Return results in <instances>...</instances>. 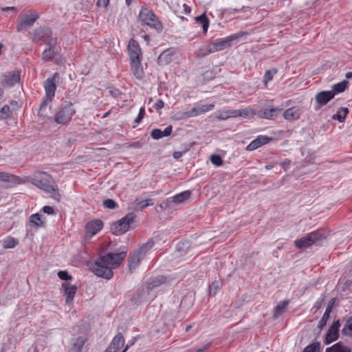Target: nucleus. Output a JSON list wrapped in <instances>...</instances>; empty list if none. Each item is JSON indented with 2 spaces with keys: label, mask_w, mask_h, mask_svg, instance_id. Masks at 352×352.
Masks as SVG:
<instances>
[{
  "label": "nucleus",
  "mask_w": 352,
  "mask_h": 352,
  "mask_svg": "<svg viewBox=\"0 0 352 352\" xmlns=\"http://www.w3.org/2000/svg\"><path fill=\"white\" fill-rule=\"evenodd\" d=\"M191 329V325H188L186 327V331H188Z\"/></svg>",
  "instance_id": "63"
},
{
  "label": "nucleus",
  "mask_w": 352,
  "mask_h": 352,
  "mask_svg": "<svg viewBox=\"0 0 352 352\" xmlns=\"http://www.w3.org/2000/svg\"><path fill=\"white\" fill-rule=\"evenodd\" d=\"M47 104V102H46V100H43V102L41 104L40 108L38 111V116L42 121H45V120L50 118L46 113Z\"/></svg>",
  "instance_id": "38"
},
{
  "label": "nucleus",
  "mask_w": 352,
  "mask_h": 352,
  "mask_svg": "<svg viewBox=\"0 0 352 352\" xmlns=\"http://www.w3.org/2000/svg\"><path fill=\"white\" fill-rule=\"evenodd\" d=\"M126 256V251L101 256L93 266L92 271L98 276L110 279L113 276V269L118 267Z\"/></svg>",
  "instance_id": "1"
},
{
  "label": "nucleus",
  "mask_w": 352,
  "mask_h": 352,
  "mask_svg": "<svg viewBox=\"0 0 352 352\" xmlns=\"http://www.w3.org/2000/svg\"><path fill=\"white\" fill-rule=\"evenodd\" d=\"M237 117V112L235 109H228L219 111L216 118L219 120H225L231 118Z\"/></svg>",
  "instance_id": "24"
},
{
  "label": "nucleus",
  "mask_w": 352,
  "mask_h": 352,
  "mask_svg": "<svg viewBox=\"0 0 352 352\" xmlns=\"http://www.w3.org/2000/svg\"><path fill=\"white\" fill-rule=\"evenodd\" d=\"M131 72L132 74L138 78L141 79L143 77L144 72L141 65V60L138 62H131Z\"/></svg>",
  "instance_id": "26"
},
{
  "label": "nucleus",
  "mask_w": 352,
  "mask_h": 352,
  "mask_svg": "<svg viewBox=\"0 0 352 352\" xmlns=\"http://www.w3.org/2000/svg\"><path fill=\"white\" fill-rule=\"evenodd\" d=\"M199 116L197 107H193L190 110L182 113L181 118L185 119L190 117Z\"/></svg>",
  "instance_id": "42"
},
{
  "label": "nucleus",
  "mask_w": 352,
  "mask_h": 352,
  "mask_svg": "<svg viewBox=\"0 0 352 352\" xmlns=\"http://www.w3.org/2000/svg\"><path fill=\"white\" fill-rule=\"evenodd\" d=\"M103 204L105 208L109 209H113L116 207V203L111 199H105Z\"/></svg>",
  "instance_id": "47"
},
{
  "label": "nucleus",
  "mask_w": 352,
  "mask_h": 352,
  "mask_svg": "<svg viewBox=\"0 0 352 352\" xmlns=\"http://www.w3.org/2000/svg\"><path fill=\"white\" fill-rule=\"evenodd\" d=\"M198 110L199 115L205 113L206 112H208L211 110H212L214 107V104H201L197 107Z\"/></svg>",
  "instance_id": "41"
},
{
  "label": "nucleus",
  "mask_w": 352,
  "mask_h": 352,
  "mask_svg": "<svg viewBox=\"0 0 352 352\" xmlns=\"http://www.w3.org/2000/svg\"><path fill=\"white\" fill-rule=\"evenodd\" d=\"M272 167H273V166H272V165H270V164H268V165H266V166H265V169H267V170H270V169L272 168Z\"/></svg>",
  "instance_id": "62"
},
{
  "label": "nucleus",
  "mask_w": 352,
  "mask_h": 352,
  "mask_svg": "<svg viewBox=\"0 0 352 352\" xmlns=\"http://www.w3.org/2000/svg\"><path fill=\"white\" fill-rule=\"evenodd\" d=\"M165 281L166 278L164 276H158L148 284V288L149 289H152L155 287H159L162 283H165Z\"/></svg>",
  "instance_id": "37"
},
{
  "label": "nucleus",
  "mask_w": 352,
  "mask_h": 352,
  "mask_svg": "<svg viewBox=\"0 0 352 352\" xmlns=\"http://www.w3.org/2000/svg\"><path fill=\"white\" fill-rule=\"evenodd\" d=\"M186 151H187V150L184 151H175L173 154V157L175 159L177 160V159L180 158Z\"/></svg>",
  "instance_id": "54"
},
{
  "label": "nucleus",
  "mask_w": 352,
  "mask_h": 352,
  "mask_svg": "<svg viewBox=\"0 0 352 352\" xmlns=\"http://www.w3.org/2000/svg\"><path fill=\"white\" fill-rule=\"evenodd\" d=\"M128 53L131 62L141 60L142 51L136 41L131 38L128 44Z\"/></svg>",
  "instance_id": "13"
},
{
  "label": "nucleus",
  "mask_w": 352,
  "mask_h": 352,
  "mask_svg": "<svg viewBox=\"0 0 352 352\" xmlns=\"http://www.w3.org/2000/svg\"><path fill=\"white\" fill-rule=\"evenodd\" d=\"M0 182L8 183L9 186L24 183L20 177L6 172H0Z\"/></svg>",
  "instance_id": "16"
},
{
  "label": "nucleus",
  "mask_w": 352,
  "mask_h": 352,
  "mask_svg": "<svg viewBox=\"0 0 352 352\" xmlns=\"http://www.w3.org/2000/svg\"><path fill=\"white\" fill-rule=\"evenodd\" d=\"M288 303L287 300L279 302L274 309V318H278L285 311Z\"/></svg>",
  "instance_id": "33"
},
{
  "label": "nucleus",
  "mask_w": 352,
  "mask_h": 352,
  "mask_svg": "<svg viewBox=\"0 0 352 352\" xmlns=\"http://www.w3.org/2000/svg\"><path fill=\"white\" fill-rule=\"evenodd\" d=\"M326 352H351L350 350L342 345L341 343L338 342L333 346L327 348L326 349Z\"/></svg>",
  "instance_id": "34"
},
{
  "label": "nucleus",
  "mask_w": 352,
  "mask_h": 352,
  "mask_svg": "<svg viewBox=\"0 0 352 352\" xmlns=\"http://www.w3.org/2000/svg\"><path fill=\"white\" fill-rule=\"evenodd\" d=\"M85 342V338L80 336L72 344L69 352H80Z\"/></svg>",
  "instance_id": "27"
},
{
  "label": "nucleus",
  "mask_w": 352,
  "mask_h": 352,
  "mask_svg": "<svg viewBox=\"0 0 352 352\" xmlns=\"http://www.w3.org/2000/svg\"><path fill=\"white\" fill-rule=\"evenodd\" d=\"M238 38L239 36L236 34H232L223 38L217 39L208 45L207 52L205 54L221 51L224 49L230 47L232 44V42L236 40Z\"/></svg>",
  "instance_id": "6"
},
{
  "label": "nucleus",
  "mask_w": 352,
  "mask_h": 352,
  "mask_svg": "<svg viewBox=\"0 0 352 352\" xmlns=\"http://www.w3.org/2000/svg\"><path fill=\"white\" fill-rule=\"evenodd\" d=\"M47 44L49 47L43 52L42 58L44 61H51L56 56V39L55 38H51L47 41Z\"/></svg>",
  "instance_id": "14"
},
{
  "label": "nucleus",
  "mask_w": 352,
  "mask_h": 352,
  "mask_svg": "<svg viewBox=\"0 0 352 352\" xmlns=\"http://www.w3.org/2000/svg\"><path fill=\"white\" fill-rule=\"evenodd\" d=\"M153 243L148 242L138 250L134 252L129 260V267L130 270H135L140 261L145 257L147 251L152 247Z\"/></svg>",
  "instance_id": "7"
},
{
  "label": "nucleus",
  "mask_w": 352,
  "mask_h": 352,
  "mask_svg": "<svg viewBox=\"0 0 352 352\" xmlns=\"http://www.w3.org/2000/svg\"><path fill=\"white\" fill-rule=\"evenodd\" d=\"M190 191L186 190L173 197V202L179 204L188 199L190 196Z\"/></svg>",
  "instance_id": "29"
},
{
  "label": "nucleus",
  "mask_w": 352,
  "mask_h": 352,
  "mask_svg": "<svg viewBox=\"0 0 352 352\" xmlns=\"http://www.w3.org/2000/svg\"><path fill=\"white\" fill-rule=\"evenodd\" d=\"M134 210L142 209L146 208L149 206L153 205V201L152 199H147L144 201H140L139 199H135L134 201Z\"/></svg>",
  "instance_id": "31"
},
{
  "label": "nucleus",
  "mask_w": 352,
  "mask_h": 352,
  "mask_svg": "<svg viewBox=\"0 0 352 352\" xmlns=\"http://www.w3.org/2000/svg\"><path fill=\"white\" fill-rule=\"evenodd\" d=\"M348 84L349 82L346 80H344L338 83H336L332 86L331 91H333L334 94L336 93H342L346 89Z\"/></svg>",
  "instance_id": "36"
},
{
  "label": "nucleus",
  "mask_w": 352,
  "mask_h": 352,
  "mask_svg": "<svg viewBox=\"0 0 352 352\" xmlns=\"http://www.w3.org/2000/svg\"><path fill=\"white\" fill-rule=\"evenodd\" d=\"M290 163V161L289 160H285V161H283V162H281L280 164V166L283 168H284L285 169H287L289 164Z\"/></svg>",
  "instance_id": "57"
},
{
  "label": "nucleus",
  "mask_w": 352,
  "mask_h": 352,
  "mask_svg": "<svg viewBox=\"0 0 352 352\" xmlns=\"http://www.w3.org/2000/svg\"><path fill=\"white\" fill-rule=\"evenodd\" d=\"M340 327L339 320L334 321L331 326L329 327L328 332L326 335V344H329L338 338V331Z\"/></svg>",
  "instance_id": "17"
},
{
  "label": "nucleus",
  "mask_w": 352,
  "mask_h": 352,
  "mask_svg": "<svg viewBox=\"0 0 352 352\" xmlns=\"http://www.w3.org/2000/svg\"><path fill=\"white\" fill-rule=\"evenodd\" d=\"M349 113V110L346 107L340 108L336 114L333 115L332 119L338 120L340 122L344 121L345 118Z\"/></svg>",
  "instance_id": "30"
},
{
  "label": "nucleus",
  "mask_w": 352,
  "mask_h": 352,
  "mask_svg": "<svg viewBox=\"0 0 352 352\" xmlns=\"http://www.w3.org/2000/svg\"><path fill=\"white\" fill-rule=\"evenodd\" d=\"M58 276L60 279L66 280V282L72 279V276L66 271H59Z\"/></svg>",
  "instance_id": "48"
},
{
  "label": "nucleus",
  "mask_w": 352,
  "mask_h": 352,
  "mask_svg": "<svg viewBox=\"0 0 352 352\" xmlns=\"http://www.w3.org/2000/svg\"><path fill=\"white\" fill-rule=\"evenodd\" d=\"M218 287H219L218 283H213L210 286V291H209L210 295H214L216 294V291L218 289Z\"/></svg>",
  "instance_id": "51"
},
{
  "label": "nucleus",
  "mask_w": 352,
  "mask_h": 352,
  "mask_svg": "<svg viewBox=\"0 0 352 352\" xmlns=\"http://www.w3.org/2000/svg\"><path fill=\"white\" fill-rule=\"evenodd\" d=\"M164 102L162 100H158L155 103L154 107L155 108V109L160 110V109H162L164 107Z\"/></svg>",
  "instance_id": "52"
},
{
  "label": "nucleus",
  "mask_w": 352,
  "mask_h": 352,
  "mask_svg": "<svg viewBox=\"0 0 352 352\" xmlns=\"http://www.w3.org/2000/svg\"><path fill=\"white\" fill-rule=\"evenodd\" d=\"M277 73V69H273L271 70H267L265 73L264 76V81L265 83H267L268 81H270L272 78L274 74Z\"/></svg>",
  "instance_id": "44"
},
{
  "label": "nucleus",
  "mask_w": 352,
  "mask_h": 352,
  "mask_svg": "<svg viewBox=\"0 0 352 352\" xmlns=\"http://www.w3.org/2000/svg\"><path fill=\"white\" fill-rule=\"evenodd\" d=\"M43 211L48 214H51L54 213V208L49 206H45L43 208Z\"/></svg>",
  "instance_id": "53"
},
{
  "label": "nucleus",
  "mask_w": 352,
  "mask_h": 352,
  "mask_svg": "<svg viewBox=\"0 0 352 352\" xmlns=\"http://www.w3.org/2000/svg\"><path fill=\"white\" fill-rule=\"evenodd\" d=\"M334 97L333 91H322L316 96V102L321 106L325 105Z\"/></svg>",
  "instance_id": "20"
},
{
  "label": "nucleus",
  "mask_w": 352,
  "mask_h": 352,
  "mask_svg": "<svg viewBox=\"0 0 352 352\" xmlns=\"http://www.w3.org/2000/svg\"><path fill=\"white\" fill-rule=\"evenodd\" d=\"M76 113L73 104L70 102H65L63 107L60 108L54 114V120L58 124H67L72 120Z\"/></svg>",
  "instance_id": "4"
},
{
  "label": "nucleus",
  "mask_w": 352,
  "mask_h": 352,
  "mask_svg": "<svg viewBox=\"0 0 352 352\" xmlns=\"http://www.w3.org/2000/svg\"><path fill=\"white\" fill-rule=\"evenodd\" d=\"M38 17L39 15L36 12L25 16V17L17 24V31L20 32L27 27L32 26Z\"/></svg>",
  "instance_id": "15"
},
{
  "label": "nucleus",
  "mask_w": 352,
  "mask_h": 352,
  "mask_svg": "<svg viewBox=\"0 0 352 352\" xmlns=\"http://www.w3.org/2000/svg\"><path fill=\"white\" fill-rule=\"evenodd\" d=\"M331 311V306L330 305H329L325 310V312L324 313L322 318L320 320L319 322H318V327L319 328H322L323 327H324L327 324V322L329 318V314Z\"/></svg>",
  "instance_id": "39"
},
{
  "label": "nucleus",
  "mask_w": 352,
  "mask_h": 352,
  "mask_svg": "<svg viewBox=\"0 0 352 352\" xmlns=\"http://www.w3.org/2000/svg\"><path fill=\"white\" fill-rule=\"evenodd\" d=\"M15 8L14 7H5V8H2V11L3 12H8V11H10V10H12V11H15Z\"/></svg>",
  "instance_id": "58"
},
{
  "label": "nucleus",
  "mask_w": 352,
  "mask_h": 352,
  "mask_svg": "<svg viewBox=\"0 0 352 352\" xmlns=\"http://www.w3.org/2000/svg\"><path fill=\"white\" fill-rule=\"evenodd\" d=\"M20 81V75L18 71L9 72L0 76V83L4 87H10Z\"/></svg>",
  "instance_id": "10"
},
{
  "label": "nucleus",
  "mask_w": 352,
  "mask_h": 352,
  "mask_svg": "<svg viewBox=\"0 0 352 352\" xmlns=\"http://www.w3.org/2000/svg\"><path fill=\"white\" fill-rule=\"evenodd\" d=\"M59 80V74L56 72L52 78H47L44 82L45 91V98L44 100L47 102H50L54 96L56 91V82Z\"/></svg>",
  "instance_id": "9"
},
{
  "label": "nucleus",
  "mask_w": 352,
  "mask_h": 352,
  "mask_svg": "<svg viewBox=\"0 0 352 352\" xmlns=\"http://www.w3.org/2000/svg\"><path fill=\"white\" fill-rule=\"evenodd\" d=\"M342 333L345 336H352V316L346 321Z\"/></svg>",
  "instance_id": "40"
},
{
  "label": "nucleus",
  "mask_w": 352,
  "mask_h": 352,
  "mask_svg": "<svg viewBox=\"0 0 352 352\" xmlns=\"http://www.w3.org/2000/svg\"><path fill=\"white\" fill-rule=\"evenodd\" d=\"M184 12L186 14H189L191 12V8L187 4H183Z\"/></svg>",
  "instance_id": "56"
},
{
  "label": "nucleus",
  "mask_w": 352,
  "mask_h": 352,
  "mask_svg": "<svg viewBox=\"0 0 352 352\" xmlns=\"http://www.w3.org/2000/svg\"><path fill=\"white\" fill-rule=\"evenodd\" d=\"M195 20L202 25L203 32L206 34L208 31L209 26V21L205 14L196 16Z\"/></svg>",
  "instance_id": "35"
},
{
  "label": "nucleus",
  "mask_w": 352,
  "mask_h": 352,
  "mask_svg": "<svg viewBox=\"0 0 352 352\" xmlns=\"http://www.w3.org/2000/svg\"><path fill=\"white\" fill-rule=\"evenodd\" d=\"M301 111L297 107H291L283 113V117L287 120H296L298 119L301 115Z\"/></svg>",
  "instance_id": "23"
},
{
  "label": "nucleus",
  "mask_w": 352,
  "mask_h": 352,
  "mask_svg": "<svg viewBox=\"0 0 352 352\" xmlns=\"http://www.w3.org/2000/svg\"><path fill=\"white\" fill-rule=\"evenodd\" d=\"M320 350V343L319 342H313L312 344L308 345L302 352H318Z\"/></svg>",
  "instance_id": "43"
},
{
  "label": "nucleus",
  "mask_w": 352,
  "mask_h": 352,
  "mask_svg": "<svg viewBox=\"0 0 352 352\" xmlns=\"http://www.w3.org/2000/svg\"><path fill=\"white\" fill-rule=\"evenodd\" d=\"M271 139L267 136L259 135L256 139L253 140L248 146V151H254L261 147V146L267 144Z\"/></svg>",
  "instance_id": "21"
},
{
  "label": "nucleus",
  "mask_w": 352,
  "mask_h": 352,
  "mask_svg": "<svg viewBox=\"0 0 352 352\" xmlns=\"http://www.w3.org/2000/svg\"><path fill=\"white\" fill-rule=\"evenodd\" d=\"M280 109L278 108H270L265 109L263 113L259 116L261 118L271 119L276 117Z\"/></svg>",
  "instance_id": "28"
},
{
  "label": "nucleus",
  "mask_w": 352,
  "mask_h": 352,
  "mask_svg": "<svg viewBox=\"0 0 352 352\" xmlns=\"http://www.w3.org/2000/svg\"><path fill=\"white\" fill-rule=\"evenodd\" d=\"M0 244L3 249H11L15 248L19 244V241L12 236H7L0 241Z\"/></svg>",
  "instance_id": "25"
},
{
  "label": "nucleus",
  "mask_w": 352,
  "mask_h": 352,
  "mask_svg": "<svg viewBox=\"0 0 352 352\" xmlns=\"http://www.w3.org/2000/svg\"><path fill=\"white\" fill-rule=\"evenodd\" d=\"M131 146L137 148H140L142 147V145L139 142L133 143Z\"/></svg>",
  "instance_id": "59"
},
{
  "label": "nucleus",
  "mask_w": 352,
  "mask_h": 352,
  "mask_svg": "<svg viewBox=\"0 0 352 352\" xmlns=\"http://www.w3.org/2000/svg\"><path fill=\"white\" fill-rule=\"evenodd\" d=\"M135 214L133 213H129L124 217L120 219L112 226L111 230L113 233L116 235L125 233L128 230L129 225L133 222Z\"/></svg>",
  "instance_id": "8"
},
{
  "label": "nucleus",
  "mask_w": 352,
  "mask_h": 352,
  "mask_svg": "<svg viewBox=\"0 0 352 352\" xmlns=\"http://www.w3.org/2000/svg\"><path fill=\"white\" fill-rule=\"evenodd\" d=\"M10 111V107L8 105H5L0 110V119H3L8 116V112Z\"/></svg>",
  "instance_id": "49"
},
{
  "label": "nucleus",
  "mask_w": 352,
  "mask_h": 352,
  "mask_svg": "<svg viewBox=\"0 0 352 352\" xmlns=\"http://www.w3.org/2000/svg\"><path fill=\"white\" fill-rule=\"evenodd\" d=\"M174 54L175 52L172 48L164 50L158 56L157 64L162 66L169 64L172 61Z\"/></svg>",
  "instance_id": "18"
},
{
  "label": "nucleus",
  "mask_w": 352,
  "mask_h": 352,
  "mask_svg": "<svg viewBox=\"0 0 352 352\" xmlns=\"http://www.w3.org/2000/svg\"><path fill=\"white\" fill-rule=\"evenodd\" d=\"M30 221L36 225L37 226H41L43 223L41 219V217L38 214H34L31 215Z\"/></svg>",
  "instance_id": "46"
},
{
  "label": "nucleus",
  "mask_w": 352,
  "mask_h": 352,
  "mask_svg": "<svg viewBox=\"0 0 352 352\" xmlns=\"http://www.w3.org/2000/svg\"><path fill=\"white\" fill-rule=\"evenodd\" d=\"M61 290L63 293V296L65 297V303L70 306L76 294L77 287L69 282H65L61 285Z\"/></svg>",
  "instance_id": "11"
},
{
  "label": "nucleus",
  "mask_w": 352,
  "mask_h": 352,
  "mask_svg": "<svg viewBox=\"0 0 352 352\" xmlns=\"http://www.w3.org/2000/svg\"><path fill=\"white\" fill-rule=\"evenodd\" d=\"M187 244H188V243H184V242L179 243L177 245V249L179 250L180 248H182V245L184 246L185 245H187Z\"/></svg>",
  "instance_id": "60"
},
{
  "label": "nucleus",
  "mask_w": 352,
  "mask_h": 352,
  "mask_svg": "<svg viewBox=\"0 0 352 352\" xmlns=\"http://www.w3.org/2000/svg\"><path fill=\"white\" fill-rule=\"evenodd\" d=\"M327 234L321 230H318L305 236L296 239L294 241L295 246L298 249H305L311 247L314 243L321 241L326 239Z\"/></svg>",
  "instance_id": "3"
},
{
  "label": "nucleus",
  "mask_w": 352,
  "mask_h": 352,
  "mask_svg": "<svg viewBox=\"0 0 352 352\" xmlns=\"http://www.w3.org/2000/svg\"><path fill=\"white\" fill-rule=\"evenodd\" d=\"M23 182H30L46 192L50 193L56 190L52 177L45 172H35L32 175L25 177Z\"/></svg>",
  "instance_id": "2"
},
{
  "label": "nucleus",
  "mask_w": 352,
  "mask_h": 352,
  "mask_svg": "<svg viewBox=\"0 0 352 352\" xmlns=\"http://www.w3.org/2000/svg\"><path fill=\"white\" fill-rule=\"evenodd\" d=\"M144 114H145L144 109L142 108V107L140 108L139 113H138L137 118L135 120V123L136 124H139L142 121V118L144 116Z\"/></svg>",
  "instance_id": "50"
},
{
  "label": "nucleus",
  "mask_w": 352,
  "mask_h": 352,
  "mask_svg": "<svg viewBox=\"0 0 352 352\" xmlns=\"http://www.w3.org/2000/svg\"><path fill=\"white\" fill-rule=\"evenodd\" d=\"M140 20L144 24L155 29L157 32L162 30V25L155 14L147 8H143L139 14Z\"/></svg>",
  "instance_id": "5"
},
{
  "label": "nucleus",
  "mask_w": 352,
  "mask_h": 352,
  "mask_svg": "<svg viewBox=\"0 0 352 352\" xmlns=\"http://www.w3.org/2000/svg\"><path fill=\"white\" fill-rule=\"evenodd\" d=\"M109 3V0H98L97 2V5L98 6H102L106 8Z\"/></svg>",
  "instance_id": "55"
},
{
  "label": "nucleus",
  "mask_w": 352,
  "mask_h": 352,
  "mask_svg": "<svg viewBox=\"0 0 352 352\" xmlns=\"http://www.w3.org/2000/svg\"><path fill=\"white\" fill-rule=\"evenodd\" d=\"M173 127L171 125L168 126L164 129V130H162L160 129H153L151 131V136L152 138L155 140H159L164 137H167L170 135L172 133Z\"/></svg>",
  "instance_id": "22"
},
{
  "label": "nucleus",
  "mask_w": 352,
  "mask_h": 352,
  "mask_svg": "<svg viewBox=\"0 0 352 352\" xmlns=\"http://www.w3.org/2000/svg\"><path fill=\"white\" fill-rule=\"evenodd\" d=\"M345 76L347 79L351 78H352V72H347Z\"/></svg>",
  "instance_id": "61"
},
{
  "label": "nucleus",
  "mask_w": 352,
  "mask_h": 352,
  "mask_svg": "<svg viewBox=\"0 0 352 352\" xmlns=\"http://www.w3.org/2000/svg\"><path fill=\"white\" fill-rule=\"evenodd\" d=\"M102 228V222L100 220L91 221L86 225V233L91 237Z\"/></svg>",
  "instance_id": "19"
},
{
  "label": "nucleus",
  "mask_w": 352,
  "mask_h": 352,
  "mask_svg": "<svg viewBox=\"0 0 352 352\" xmlns=\"http://www.w3.org/2000/svg\"><path fill=\"white\" fill-rule=\"evenodd\" d=\"M131 3V0H126V5L129 6Z\"/></svg>",
  "instance_id": "64"
},
{
  "label": "nucleus",
  "mask_w": 352,
  "mask_h": 352,
  "mask_svg": "<svg viewBox=\"0 0 352 352\" xmlns=\"http://www.w3.org/2000/svg\"><path fill=\"white\" fill-rule=\"evenodd\" d=\"M237 116H241L244 118H252L256 113L254 111L250 108H245L242 109H236Z\"/></svg>",
  "instance_id": "32"
},
{
  "label": "nucleus",
  "mask_w": 352,
  "mask_h": 352,
  "mask_svg": "<svg viewBox=\"0 0 352 352\" xmlns=\"http://www.w3.org/2000/svg\"><path fill=\"white\" fill-rule=\"evenodd\" d=\"M210 161L214 165L217 166H221L223 163L221 157L218 155H212L210 156Z\"/></svg>",
  "instance_id": "45"
},
{
  "label": "nucleus",
  "mask_w": 352,
  "mask_h": 352,
  "mask_svg": "<svg viewBox=\"0 0 352 352\" xmlns=\"http://www.w3.org/2000/svg\"><path fill=\"white\" fill-rule=\"evenodd\" d=\"M52 37V33L49 28H40L34 31L32 38L34 41L38 43H45Z\"/></svg>",
  "instance_id": "12"
}]
</instances>
